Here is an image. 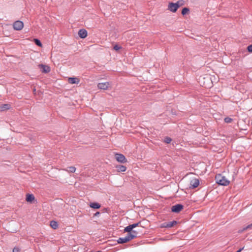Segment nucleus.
I'll use <instances>...</instances> for the list:
<instances>
[{
  "mask_svg": "<svg viewBox=\"0 0 252 252\" xmlns=\"http://www.w3.org/2000/svg\"><path fill=\"white\" fill-rule=\"evenodd\" d=\"M216 182L222 186H227L229 184L230 182L225 177L221 174H218L215 177Z\"/></svg>",
  "mask_w": 252,
  "mask_h": 252,
  "instance_id": "f257e3e1",
  "label": "nucleus"
},
{
  "mask_svg": "<svg viewBox=\"0 0 252 252\" xmlns=\"http://www.w3.org/2000/svg\"><path fill=\"white\" fill-rule=\"evenodd\" d=\"M135 237H136L135 235L133 234L132 233H129L125 237L120 238L118 240V242L120 244L125 243L133 239Z\"/></svg>",
  "mask_w": 252,
  "mask_h": 252,
  "instance_id": "f03ea898",
  "label": "nucleus"
},
{
  "mask_svg": "<svg viewBox=\"0 0 252 252\" xmlns=\"http://www.w3.org/2000/svg\"><path fill=\"white\" fill-rule=\"evenodd\" d=\"M13 27L15 30L20 31L24 27V24L21 21H16L13 24Z\"/></svg>",
  "mask_w": 252,
  "mask_h": 252,
  "instance_id": "7ed1b4c3",
  "label": "nucleus"
},
{
  "mask_svg": "<svg viewBox=\"0 0 252 252\" xmlns=\"http://www.w3.org/2000/svg\"><path fill=\"white\" fill-rule=\"evenodd\" d=\"M199 185V181L197 178H192L189 182V188L190 189H194L197 188Z\"/></svg>",
  "mask_w": 252,
  "mask_h": 252,
  "instance_id": "20e7f679",
  "label": "nucleus"
},
{
  "mask_svg": "<svg viewBox=\"0 0 252 252\" xmlns=\"http://www.w3.org/2000/svg\"><path fill=\"white\" fill-rule=\"evenodd\" d=\"M115 158L120 163H125L127 161L126 158L123 154H116Z\"/></svg>",
  "mask_w": 252,
  "mask_h": 252,
  "instance_id": "39448f33",
  "label": "nucleus"
},
{
  "mask_svg": "<svg viewBox=\"0 0 252 252\" xmlns=\"http://www.w3.org/2000/svg\"><path fill=\"white\" fill-rule=\"evenodd\" d=\"M110 87L109 82L99 83L97 84V87L99 89L106 90Z\"/></svg>",
  "mask_w": 252,
  "mask_h": 252,
  "instance_id": "423d86ee",
  "label": "nucleus"
},
{
  "mask_svg": "<svg viewBox=\"0 0 252 252\" xmlns=\"http://www.w3.org/2000/svg\"><path fill=\"white\" fill-rule=\"evenodd\" d=\"M178 8L176 3L169 2L168 5L167 9L172 12H176Z\"/></svg>",
  "mask_w": 252,
  "mask_h": 252,
  "instance_id": "0eeeda50",
  "label": "nucleus"
},
{
  "mask_svg": "<svg viewBox=\"0 0 252 252\" xmlns=\"http://www.w3.org/2000/svg\"><path fill=\"white\" fill-rule=\"evenodd\" d=\"M38 67L42 69V73H47L51 70L50 66L47 65L40 64L38 65Z\"/></svg>",
  "mask_w": 252,
  "mask_h": 252,
  "instance_id": "6e6552de",
  "label": "nucleus"
},
{
  "mask_svg": "<svg viewBox=\"0 0 252 252\" xmlns=\"http://www.w3.org/2000/svg\"><path fill=\"white\" fill-rule=\"evenodd\" d=\"M183 208V205L181 204H177L175 205H174L171 208V211L175 213H179L180 212Z\"/></svg>",
  "mask_w": 252,
  "mask_h": 252,
  "instance_id": "1a4fd4ad",
  "label": "nucleus"
},
{
  "mask_svg": "<svg viewBox=\"0 0 252 252\" xmlns=\"http://www.w3.org/2000/svg\"><path fill=\"white\" fill-rule=\"evenodd\" d=\"M67 81L71 84H78L80 82V79L77 77H69L67 78Z\"/></svg>",
  "mask_w": 252,
  "mask_h": 252,
  "instance_id": "9d476101",
  "label": "nucleus"
},
{
  "mask_svg": "<svg viewBox=\"0 0 252 252\" xmlns=\"http://www.w3.org/2000/svg\"><path fill=\"white\" fill-rule=\"evenodd\" d=\"M78 35L81 38H85L88 35L87 31L85 29H81L78 31Z\"/></svg>",
  "mask_w": 252,
  "mask_h": 252,
  "instance_id": "9b49d317",
  "label": "nucleus"
},
{
  "mask_svg": "<svg viewBox=\"0 0 252 252\" xmlns=\"http://www.w3.org/2000/svg\"><path fill=\"white\" fill-rule=\"evenodd\" d=\"M35 200V197L34 195L32 194H27L26 195V200L29 203H32V202Z\"/></svg>",
  "mask_w": 252,
  "mask_h": 252,
  "instance_id": "f8f14e48",
  "label": "nucleus"
},
{
  "mask_svg": "<svg viewBox=\"0 0 252 252\" xmlns=\"http://www.w3.org/2000/svg\"><path fill=\"white\" fill-rule=\"evenodd\" d=\"M132 229H133V228H132L131 225H129L126 226V227H125V228L124 229V231L128 232V233H132L133 234L135 235V236H136V234H137L136 232L135 231H132Z\"/></svg>",
  "mask_w": 252,
  "mask_h": 252,
  "instance_id": "ddd939ff",
  "label": "nucleus"
},
{
  "mask_svg": "<svg viewBox=\"0 0 252 252\" xmlns=\"http://www.w3.org/2000/svg\"><path fill=\"white\" fill-rule=\"evenodd\" d=\"M116 167L118 172H125L126 170V167L125 166L122 165H117Z\"/></svg>",
  "mask_w": 252,
  "mask_h": 252,
  "instance_id": "4468645a",
  "label": "nucleus"
},
{
  "mask_svg": "<svg viewBox=\"0 0 252 252\" xmlns=\"http://www.w3.org/2000/svg\"><path fill=\"white\" fill-rule=\"evenodd\" d=\"M90 207L94 209H99L100 207V205L98 203L93 202L90 204Z\"/></svg>",
  "mask_w": 252,
  "mask_h": 252,
  "instance_id": "2eb2a0df",
  "label": "nucleus"
},
{
  "mask_svg": "<svg viewBox=\"0 0 252 252\" xmlns=\"http://www.w3.org/2000/svg\"><path fill=\"white\" fill-rule=\"evenodd\" d=\"M10 108V105L8 104H2L0 106V109L1 111L8 110Z\"/></svg>",
  "mask_w": 252,
  "mask_h": 252,
  "instance_id": "dca6fc26",
  "label": "nucleus"
},
{
  "mask_svg": "<svg viewBox=\"0 0 252 252\" xmlns=\"http://www.w3.org/2000/svg\"><path fill=\"white\" fill-rule=\"evenodd\" d=\"M50 226L53 229H56L58 227V223L55 221H51L50 222Z\"/></svg>",
  "mask_w": 252,
  "mask_h": 252,
  "instance_id": "f3484780",
  "label": "nucleus"
},
{
  "mask_svg": "<svg viewBox=\"0 0 252 252\" xmlns=\"http://www.w3.org/2000/svg\"><path fill=\"white\" fill-rule=\"evenodd\" d=\"M65 171L70 173H74L76 171V168L74 166H69L67 169H65Z\"/></svg>",
  "mask_w": 252,
  "mask_h": 252,
  "instance_id": "a211bd4d",
  "label": "nucleus"
},
{
  "mask_svg": "<svg viewBox=\"0 0 252 252\" xmlns=\"http://www.w3.org/2000/svg\"><path fill=\"white\" fill-rule=\"evenodd\" d=\"M176 4L179 8L180 7L182 6L185 4V1L184 0H179L176 2Z\"/></svg>",
  "mask_w": 252,
  "mask_h": 252,
  "instance_id": "6ab92c4d",
  "label": "nucleus"
},
{
  "mask_svg": "<svg viewBox=\"0 0 252 252\" xmlns=\"http://www.w3.org/2000/svg\"><path fill=\"white\" fill-rule=\"evenodd\" d=\"M177 223L176 221H173L167 222V227L170 228L173 227L175 224Z\"/></svg>",
  "mask_w": 252,
  "mask_h": 252,
  "instance_id": "aec40b11",
  "label": "nucleus"
},
{
  "mask_svg": "<svg viewBox=\"0 0 252 252\" xmlns=\"http://www.w3.org/2000/svg\"><path fill=\"white\" fill-rule=\"evenodd\" d=\"M252 228V224H249V225H248V226H246V227H244V228H243V229H242V230H240V231H239V232H243V231H244L247 230V229H251Z\"/></svg>",
  "mask_w": 252,
  "mask_h": 252,
  "instance_id": "412c9836",
  "label": "nucleus"
},
{
  "mask_svg": "<svg viewBox=\"0 0 252 252\" xmlns=\"http://www.w3.org/2000/svg\"><path fill=\"white\" fill-rule=\"evenodd\" d=\"M189 11V10L188 8L185 7L182 9V15H185L186 14L188 13Z\"/></svg>",
  "mask_w": 252,
  "mask_h": 252,
  "instance_id": "4be33fe9",
  "label": "nucleus"
},
{
  "mask_svg": "<svg viewBox=\"0 0 252 252\" xmlns=\"http://www.w3.org/2000/svg\"><path fill=\"white\" fill-rule=\"evenodd\" d=\"M33 41L37 46L39 47H42V45L39 40L35 38L33 39Z\"/></svg>",
  "mask_w": 252,
  "mask_h": 252,
  "instance_id": "5701e85b",
  "label": "nucleus"
},
{
  "mask_svg": "<svg viewBox=\"0 0 252 252\" xmlns=\"http://www.w3.org/2000/svg\"><path fill=\"white\" fill-rule=\"evenodd\" d=\"M232 121V119L229 117H226L224 119V122L226 123H230Z\"/></svg>",
  "mask_w": 252,
  "mask_h": 252,
  "instance_id": "b1692460",
  "label": "nucleus"
},
{
  "mask_svg": "<svg viewBox=\"0 0 252 252\" xmlns=\"http://www.w3.org/2000/svg\"><path fill=\"white\" fill-rule=\"evenodd\" d=\"M171 141V139L169 137H166L164 139V142L166 143H170Z\"/></svg>",
  "mask_w": 252,
  "mask_h": 252,
  "instance_id": "393cba45",
  "label": "nucleus"
},
{
  "mask_svg": "<svg viewBox=\"0 0 252 252\" xmlns=\"http://www.w3.org/2000/svg\"><path fill=\"white\" fill-rule=\"evenodd\" d=\"M120 49H121V47L119 45H115L114 46V49L116 51H118L119 50H120Z\"/></svg>",
  "mask_w": 252,
  "mask_h": 252,
  "instance_id": "a878e982",
  "label": "nucleus"
},
{
  "mask_svg": "<svg viewBox=\"0 0 252 252\" xmlns=\"http://www.w3.org/2000/svg\"><path fill=\"white\" fill-rule=\"evenodd\" d=\"M166 225H167V222H164V223H162L160 225V227L161 228H166L167 227Z\"/></svg>",
  "mask_w": 252,
  "mask_h": 252,
  "instance_id": "bb28decb",
  "label": "nucleus"
},
{
  "mask_svg": "<svg viewBox=\"0 0 252 252\" xmlns=\"http://www.w3.org/2000/svg\"><path fill=\"white\" fill-rule=\"evenodd\" d=\"M139 224H140V222H138V223H136L132 224L131 225L132 228H134L138 226Z\"/></svg>",
  "mask_w": 252,
  "mask_h": 252,
  "instance_id": "cd10ccee",
  "label": "nucleus"
},
{
  "mask_svg": "<svg viewBox=\"0 0 252 252\" xmlns=\"http://www.w3.org/2000/svg\"><path fill=\"white\" fill-rule=\"evenodd\" d=\"M247 49L249 52H252V45H249Z\"/></svg>",
  "mask_w": 252,
  "mask_h": 252,
  "instance_id": "c85d7f7f",
  "label": "nucleus"
},
{
  "mask_svg": "<svg viewBox=\"0 0 252 252\" xmlns=\"http://www.w3.org/2000/svg\"><path fill=\"white\" fill-rule=\"evenodd\" d=\"M20 249L18 248H14L13 249V252H19Z\"/></svg>",
  "mask_w": 252,
  "mask_h": 252,
  "instance_id": "c756f323",
  "label": "nucleus"
},
{
  "mask_svg": "<svg viewBox=\"0 0 252 252\" xmlns=\"http://www.w3.org/2000/svg\"><path fill=\"white\" fill-rule=\"evenodd\" d=\"M244 248L243 247V248H241V249H239V250H238V251H237V252H241L242 251V250H243V249H244Z\"/></svg>",
  "mask_w": 252,
  "mask_h": 252,
  "instance_id": "7c9ffc66",
  "label": "nucleus"
},
{
  "mask_svg": "<svg viewBox=\"0 0 252 252\" xmlns=\"http://www.w3.org/2000/svg\"><path fill=\"white\" fill-rule=\"evenodd\" d=\"M99 214V212H97L95 215H98V214Z\"/></svg>",
  "mask_w": 252,
  "mask_h": 252,
  "instance_id": "2f4dec72",
  "label": "nucleus"
}]
</instances>
